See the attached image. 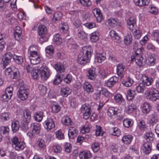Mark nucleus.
Listing matches in <instances>:
<instances>
[{"label":"nucleus","instance_id":"52","mask_svg":"<svg viewBox=\"0 0 159 159\" xmlns=\"http://www.w3.org/2000/svg\"><path fill=\"white\" fill-rule=\"evenodd\" d=\"M36 49V47L34 46H31L29 47L28 52L30 55H35V54L38 53L37 52L35 51Z\"/></svg>","mask_w":159,"mask_h":159},{"label":"nucleus","instance_id":"43","mask_svg":"<svg viewBox=\"0 0 159 159\" xmlns=\"http://www.w3.org/2000/svg\"><path fill=\"white\" fill-rule=\"evenodd\" d=\"M84 88L88 93H91L93 91V89L91 85L88 83H85L84 85Z\"/></svg>","mask_w":159,"mask_h":159},{"label":"nucleus","instance_id":"28","mask_svg":"<svg viewBox=\"0 0 159 159\" xmlns=\"http://www.w3.org/2000/svg\"><path fill=\"white\" fill-rule=\"evenodd\" d=\"M62 122L65 125H71L73 124L71 119L68 116H64L62 118Z\"/></svg>","mask_w":159,"mask_h":159},{"label":"nucleus","instance_id":"25","mask_svg":"<svg viewBox=\"0 0 159 159\" xmlns=\"http://www.w3.org/2000/svg\"><path fill=\"white\" fill-rule=\"evenodd\" d=\"M43 112L42 111H38L36 113L34 116L35 120L37 122H40L43 119Z\"/></svg>","mask_w":159,"mask_h":159},{"label":"nucleus","instance_id":"62","mask_svg":"<svg viewBox=\"0 0 159 159\" xmlns=\"http://www.w3.org/2000/svg\"><path fill=\"white\" fill-rule=\"evenodd\" d=\"M149 11L152 14L156 15L158 12V10L156 7H151L149 9Z\"/></svg>","mask_w":159,"mask_h":159},{"label":"nucleus","instance_id":"55","mask_svg":"<svg viewBox=\"0 0 159 159\" xmlns=\"http://www.w3.org/2000/svg\"><path fill=\"white\" fill-rule=\"evenodd\" d=\"M133 82V81L132 80L129 79L126 80L124 81L123 82V84L126 87H129L132 85Z\"/></svg>","mask_w":159,"mask_h":159},{"label":"nucleus","instance_id":"5","mask_svg":"<svg viewBox=\"0 0 159 159\" xmlns=\"http://www.w3.org/2000/svg\"><path fill=\"white\" fill-rule=\"evenodd\" d=\"M39 74L43 80H46L50 75V71L45 66H43L39 69Z\"/></svg>","mask_w":159,"mask_h":159},{"label":"nucleus","instance_id":"21","mask_svg":"<svg viewBox=\"0 0 159 159\" xmlns=\"http://www.w3.org/2000/svg\"><path fill=\"white\" fill-rule=\"evenodd\" d=\"M109 133L113 135L118 136L120 134V130L117 127H113L109 129Z\"/></svg>","mask_w":159,"mask_h":159},{"label":"nucleus","instance_id":"39","mask_svg":"<svg viewBox=\"0 0 159 159\" xmlns=\"http://www.w3.org/2000/svg\"><path fill=\"white\" fill-rule=\"evenodd\" d=\"M135 95L136 93L134 90H129L127 93V98L128 100H132Z\"/></svg>","mask_w":159,"mask_h":159},{"label":"nucleus","instance_id":"48","mask_svg":"<svg viewBox=\"0 0 159 159\" xmlns=\"http://www.w3.org/2000/svg\"><path fill=\"white\" fill-rule=\"evenodd\" d=\"M78 36L79 38L82 39H87V34L83 31H80L78 33Z\"/></svg>","mask_w":159,"mask_h":159},{"label":"nucleus","instance_id":"16","mask_svg":"<svg viewBox=\"0 0 159 159\" xmlns=\"http://www.w3.org/2000/svg\"><path fill=\"white\" fill-rule=\"evenodd\" d=\"M79 157L80 159H89L91 157V154L89 151H84L80 152Z\"/></svg>","mask_w":159,"mask_h":159},{"label":"nucleus","instance_id":"1","mask_svg":"<svg viewBox=\"0 0 159 159\" xmlns=\"http://www.w3.org/2000/svg\"><path fill=\"white\" fill-rule=\"evenodd\" d=\"M83 51L78 55L77 61L78 64L84 66L89 62L91 54V47H84L82 48Z\"/></svg>","mask_w":159,"mask_h":159},{"label":"nucleus","instance_id":"9","mask_svg":"<svg viewBox=\"0 0 159 159\" xmlns=\"http://www.w3.org/2000/svg\"><path fill=\"white\" fill-rule=\"evenodd\" d=\"M78 134V131L75 128L73 127L69 128L68 132L69 139H74L77 136Z\"/></svg>","mask_w":159,"mask_h":159},{"label":"nucleus","instance_id":"15","mask_svg":"<svg viewBox=\"0 0 159 159\" xmlns=\"http://www.w3.org/2000/svg\"><path fill=\"white\" fill-rule=\"evenodd\" d=\"M118 78L115 76H112L107 81V85L109 87H111L118 81Z\"/></svg>","mask_w":159,"mask_h":159},{"label":"nucleus","instance_id":"47","mask_svg":"<svg viewBox=\"0 0 159 159\" xmlns=\"http://www.w3.org/2000/svg\"><path fill=\"white\" fill-rule=\"evenodd\" d=\"M106 59L105 56L102 54H98L95 57V59L98 63H101L103 61Z\"/></svg>","mask_w":159,"mask_h":159},{"label":"nucleus","instance_id":"24","mask_svg":"<svg viewBox=\"0 0 159 159\" xmlns=\"http://www.w3.org/2000/svg\"><path fill=\"white\" fill-rule=\"evenodd\" d=\"M133 137L130 135H128L124 136L122 139L123 143L126 144H129L130 143Z\"/></svg>","mask_w":159,"mask_h":159},{"label":"nucleus","instance_id":"51","mask_svg":"<svg viewBox=\"0 0 159 159\" xmlns=\"http://www.w3.org/2000/svg\"><path fill=\"white\" fill-rule=\"evenodd\" d=\"M55 134L56 137L57 139L61 140L64 139V135L61 130H58Z\"/></svg>","mask_w":159,"mask_h":159},{"label":"nucleus","instance_id":"44","mask_svg":"<svg viewBox=\"0 0 159 159\" xmlns=\"http://www.w3.org/2000/svg\"><path fill=\"white\" fill-rule=\"evenodd\" d=\"M110 35L112 38H114L117 40H118L120 39V37L116 32L114 30H111L110 32Z\"/></svg>","mask_w":159,"mask_h":159},{"label":"nucleus","instance_id":"54","mask_svg":"<svg viewBox=\"0 0 159 159\" xmlns=\"http://www.w3.org/2000/svg\"><path fill=\"white\" fill-rule=\"evenodd\" d=\"M0 131L4 134H8L9 131V129L7 127L2 126L0 128Z\"/></svg>","mask_w":159,"mask_h":159},{"label":"nucleus","instance_id":"30","mask_svg":"<svg viewBox=\"0 0 159 159\" xmlns=\"http://www.w3.org/2000/svg\"><path fill=\"white\" fill-rule=\"evenodd\" d=\"M151 109V107L149 103L145 102L143 104L142 107V111L144 113H148L150 111Z\"/></svg>","mask_w":159,"mask_h":159},{"label":"nucleus","instance_id":"3","mask_svg":"<svg viewBox=\"0 0 159 159\" xmlns=\"http://www.w3.org/2000/svg\"><path fill=\"white\" fill-rule=\"evenodd\" d=\"M13 54L11 52H7L3 56L1 61V66L3 69H5L11 62Z\"/></svg>","mask_w":159,"mask_h":159},{"label":"nucleus","instance_id":"41","mask_svg":"<svg viewBox=\"0 0 159 159\" xmlns=\"http://www.w3.org/2000/svg\"><path fill=\"white\" fill-rule=\"evenodd\" d=\"M62 76V75H61L57 74L56 75V78L53 81V83L54 84L57 85L60 83L62 80L61 76Z\"/></svg>","mask_w":159,"mask_h":159},{"label":"nucleus","instance_id":"11","mask_svg":"<svg viewBox=\"0 0 159 159\" xmlns=\"http://www.w3.org/2000/svg\"><path fill=\"white\" fill-rule=\"evenodd\" d=\"M30 60L31 64L33 65L39 63L41 61L40 56L38 53L35 55H30Z\"/></svg>","mask_w":159,"mask_h":159},{"label":"nucleus","instance_id":"23","mask_svg":"<svg viewBox=\"0 0 159 159\" xmlns=\"http://www.w3.org/2000/svg\"><path fill=\"white\" fill-rule=\"evenodd\" d=\"M99 34L98 32L96 31L90 34V40L92 42H96L98 39Z\"/></svg>","mask_w":159,"mask_h":159},{"label":"nucleus","instance_id":"35","mask_svg":"<svg viewBox=\"0 0 159 159\" xmlns=\"http://www.w3.org/2000/svg\"><path fill=\"white\" fill-rule=\"evenodd\" d=\"M123 124L125 127L128 128L133 125V121L131 119L126 118L123 120Z\"/></svg>","mask_w":159,"mask_h":159},{"label":"nucleus","instance_id":"45","mask_svg":"<svg viewBox=\"0 0 159 159\" xmlns=\"http://www.w3.org/2000/svg\"><path fill=\"white\" fill-rule=\"evenodd\" d=\"M153 135L152 133L149 132L146 134L145 138L147 140L148 142H150V141H152L153 140Z\"/></svg>","mask_w":159,"mask_h":159},{"label":"nucleus","instance_id":"31","mask_svg":"<svg viewBox=\"0 0 159 159\" xmlns=\"http://www.w3.org/2000/svg\"><path fill=\"white\" fill-rule=\"evenodd\" d=\"M80 110L81 112L83 113H91L90 107L87 106L86 104H84L82 105L80 108Z\"/></svg>","mask_w":159,"mask_h":159},{"label":"nucleus","instance_id":"61","mask_svg":"<svg viewBox=\"0 0 159 159\" xmlns=\"http://www.w3.org/2000/svg\"><path fill=\"white\" fill-rule=\"evenodd\" d=\"M17 144L15 145V148L16 150L18 151L24 148V145L22 142H19Z\"/></svg>","mask_w":159,"mask_h":159},{"label":"nucleus","instance_id":"63","mask_svg":"<svg viewBox=\"0 0 159 159\" xmlns=\"http://www.w3.org/2000/svg\"><path fill=\"white\" fill-rule=\"evenodd\" d=\"M155 59L151 56L148 59V65L150 66H153L155 64Z\"/></svg>","mask_w":159,"mask_h":159},{"label":"nucleus","instance_id":"13","mask_svg":"<svg viewBox=\"0 0 159 159\" xmlns=\"http://www.w3.org/2000/svg\"><path fill=\"white\" fill-rule=\"evenodd\" d=\"M54 68L59 73L64 72L65 71V68L64 66L61 63L57 62L54 66Z\"/></svg>","mask_w":159,"mask_h":159},{"label":"nucleus","instance_id":"29","mask_svg":"<svg viewBox=\"0 0 159 159\" xmlns=\"http://www.w3.org/2000/svg\"><path fill=\"white\" fill-rule=\"evenodd\" d=\"M132 40V36L130 33H128L125 37L124 41L125 43L127 45H129Z\"/></svg>","mask_w":159,"mask_h":159},{"label":"nucleus","instance_id":"22","mask_svg":"<svg viewBox=\"0 0 159 159\" xmlns=\"http://www.w3.org/2000/svg\"><path fill=\"white\" fill-rule=\"evenodd\" d=\"M120 110L117 108L115 107H110L108 110V115L111 116L113 115H116L117 112Z\"/></svg>","mask_w":159,"mask_h":159},{"label":"nucleus","instance_id":"59","mask_svg":"<svg viewBox=\"0 0 159 159\" xmlns=\"http://www.w3.org/2000/svg\"><path fill=\"white\" fill-rule=\"evenodd\" d=\"M136 107L134 104H131L129 105L127 109V111L129 113H131L136 109Z\"/></svg>","mask_w":159,"mask_h":159},{"label":"nucleus","instance_id":"8","mask_svg":"<svg viewBox=\"0 0 159 159\" xmlns=\"http://www.w3.org/2000/svg\"><path fill=\"white\" fill-rule=\"evenodd\" d=\"M93 14L96 18V20L98 22H101L103 20V17L102 13L100 10L99 9L95 8L93 10Z\"/></svg>","mask_w":159,"mask_h":159},{"label":"nucleus","instance_id":"40","mask_svg":"<svg viewBox=\"0 0 159 159\" xmlns=\"http://www.w3.org/2000/svg\"><path fill=\"white\" fill-rule=\"evenodd\" d=\"M145 87L144 84L142 83L139 84L136 87V90L139 93H143L145 89Z\"/></svg>","mask_w":159,"mask_h":159},{"label":"nucleus","instance_id":"14","mask_svg":"<svg viewBox=\"0 0 159 159\" xmlns=\"http://www.w3.org/2000/svg\"><path fill=\"white\" fill-rule=\"evenodd\" d=\"M32 132L36 134H38L40 132L39 124L38 123H32L30 124Z\"/></svg>","mask_w":159,"mask_h":159},{"label":"nucleus","instance_id":"58","mask_svg":"<svg viewBox=\"0 0 159 159\" xmlns=\"http://www.w3.org/2000/svg\"><path fill=\"white\" fill-rule=\"evenodd\" d=\"M143 58L142 57H138L135 60V62L137 65L139 67L142 66H143L142 61Z\"/></svg>","mask_w":159,"mask_h":159},{"label":"nucleus","instance_id":"34","mask_svg":"<svg viewBox=\"0 0 159 159\" xmlns=\"http://www.w3.org/2000/svg\"><path fill=\"white\" fill-rule=\"evenodd\" d=\"M62 16V14L61 12L58 11L55 13L52 18L53 21L56 22L57 20H60L61 19Z\"/></svg>","mask_w":159,"mask_h":159},{"label":"nucleus","instance_id":"60","mask_svg":"<svg viewBox=\"0 0 159 159\" xmlns=\"http://www.w3.org/2000/svg\"><path fill=\"white\" fill-rule=\"evenodd\" d=\"M96 129L95 131V134L97 136L103 135V133L102 131V128L99 126H96Z\"/></svg>","mask_w":159,"mask_h":159},{"label":"nucleus","instance_id":"18","mask_svg":"<svg viewBox=\"0 0 159 159\" xmlns=\"http://www.w3.org/2000/svg\"><path fill=\"white\" fill-rule=\"evenodd\" d=\"M38 31L39 36H44L47 33V29L44 25H40L38 27Z\"/></svg>","mask_w":159,"mask_h":159},{"label":"nucleus","instance_id":"6","mask_svg":"<svg viewBox=\"0 0 159 159\" xmlns=\"http://www.w3.org/2000/svg\"><path fill=\"white\" fill-rule=\"evenodd\" d=\"M128 28L131 30L134 29L136 26V17L135 16L130 17L127 21Z\"/></svg>","mask_w":159,"mask_h":159},{"label":"nucleus","instance_id":"12","mask_svg":"<svg viewBox=\"0 0 159 159\" xmlns=\"http://www.w3.org/2000/svg\"><path fill=\"white\" fill-rule=\"evenodd\" d=\"M22 31L21 30L20 27L19 26L16 27L15 30L14 34V38L16 40L19 41L22 39Z\"/></svg>","mask_w":159,"mask_h":159},{"label":"nucleus","instance_id":"36","mask_svg":"<svg viewBox=\"0 0 159 159\" xmlns=\"http://www.w3.org/2000/svg\"><path fill=\"white\" fill-rule=\"evenodd\" d=\"M152 35L154 38V40L156 41L159 45V30H153Z\"/></svg>","mask_w":159,"mask_h":159},{"label":"nucleus","instance_id":"27","mask_svg":"<svg viewBox=\"0 0 159 159\" xmlns=\"http://www.w3.org/2000/svg\"><path fill=\"white\" fill-rule=\"evenodd\" d=\"M89 75L88 79L91 80H93L95 79L96 75L94 68H91L88 70Z\"/></svg>","mask_w":159,"mask_h":159},{"label":"nucleus","instance_id":"42","mask_svg":"<svg viewBox=\"0 0 159 159\" xmlns=\"http://www.w3.org/2000/svg\"><path fill=\"white\" fill-rule=\"evenodd\" d=\"M13 59L16 63L20 64L23 62V59L22 57L14 55L13 57Z\"/></svg>","mask_w":159,"mask_h":159},{"label":"nucleus","instance_id":"20","mask_svg":"<svg viewBox=\"0 0 159 159\" xmlns=\"http://www.w3.org/2000/svg\"><path fill=\"white\" fill-rule=\"evenodd\" d=\"M134 1L136 5L142 6L148 5L150 0H134Z\"/></svg>","mask_w":159,"mask_h":159},{"label":"nucleus","instance_id":"53","mask_svg":"<svg viewBox=\"0 0 159 159\" xmlns=\"http://www.w3.org/2000/svg\"><path fill=\"white\" fill-rule=\"evenodd\" d=\"M52 111L54 113H57L61 109V107L58 104H53L52 107Z\"/></svg>","mask_w":159,"mask_h":159},{"label":"nucleus","instance_id":"19","mask_svg":"<svg viewBox=\"0 0 159 159\" xmlns=\"http://www.w3.org/2000/svg\"><path fill=\"white\" fill-rule=\"evenodd\" d=\"M71 93V90L68 87H65L61 88V95L63 97H66Z\"/></svg>","mask_w":159,"mask_h":159},{"label":"nucleus","instance_id":"4","mask_svg":"<svg viewBox=\"0 0 159 159\" xmlns=\"http://www.w3.org/2000/svg\"><path fill=\"white\" fill-rule=\"evenodd\" d=\"M146 98L151 101H154L159 98V93L157 89H154L150 93L148 91L145 93Z\"/></svg>","mask_w":159,"mask_h":159},{"label":"nucleus","instance_id":"26","mask_svg":"<svg viewBox=\"0 0 159 159\" xmlns=\"http://www.w3.org/2000/svg\"><path fill=\"white\" fill-rule=\"evenodd\" d=\"M143 82L144 84L146 86H149L153 82V80L152 78H149L146 76H144L143 77Z\"/></svg>","mask_w":159,"mask_h":159},{"label":"nucleus","instance_id":"7","mask_svg":"<svg viewBox=\"0 0 159 159\" xmlns=\"http://www.w3.org/2000/svg\"><path fill=\"white\" fill-rule=\"evenodd\" d=\"M44 126L48 130H50L55 127L54 122L52 118L48 119L44 122Z\"/></svg>","mask_w":159,"mask_h":159},{"label":"nucleus","instance_id":"17","mask_svg":"<svg viewBox=\"0 0 159 159\" xmlns=\"http://www.w3.org/2000/svg\"><path fill=\"white\" fill-rule=\"evenodd\" d=\"M143 149L144 152L146 154H148L151 152L152 149L151 144L150 142H146L143 144Z\"/></svg>","mask_w":159,"mask_h":159},{"label":"nucleus","instance_id":"32","mask_svg":"<svg viewBox=\"0 0 159 159\" xmlns=\"http://www.w3.org/2000/svg\"><path fill=\"white\" fill-rule=\"evenodd\" d=\"M20 127L19 123L18 121H15L12 123L11 128L14 132H16L19 130Z\"/></svg>","mask_w":159,"mask_h":159},{"label":"nucleus","instance_id":"49","mask_svg":"<svg viewBox=\"0 0 159 159\" xmlns=\"http://www.w3.org/2000/svg\"><path fill=\"white\" fill-rule=\"evenodd\" d=\"M80 3L83 6L88 7L91 5V2L90 0H80Z\"/></svg>","mask_w":159,"mask_h":159},{"label":"nucleus","instance_id":"50","mask_svg":"<svg viewBox=\"0 0 159 159\" xmlns=\"http://www.w3.org/2000/svg\"><path fill=\"white\" fill-rule=\"evenodd\" d=\"M108 23L110 26L114 27L117 25V19L111 18L108 20Z\"/></svg>","mask_w":159,"mask_h":159},{"label":"nucleus","instance_id":"64","mask_svg":"<svg viewBox=\"0 0 159 159\" xmlns=\"http://www.w3.org/2000/svg\"><path fill=\"white\" fill-rule=\"evenodd\" d=\"M12 74L13 75V78L16 79L19 75V72L18 69L17 68H14L12 70Z\"/></svg>","mask_w":159,"mask_h":159},{"label":"nucleus","instance_id":"33","mask_svg":"<svg viewBox=\"0 0 159 159\" xmlns=\"http://www.w3.org/2000/svg\"><path fill=\"white\" fill-rule=\"evenodd\" d=\"M114 98L116 102L120 104L124 101V99L122 96L120 94H116L114 97Z\"/></svg>","mask_w":159,"mask_h":159},{"label":"nucleus","instance_id":"46","mask_svg":"<svg viewBox=\"0 0 159 159\" xmlns=\"http://www.w3.org/2000/svg\"><path fill=\"white\" fill-rule=\"evenodd\" d=\"M39 69H33L32 71L31 72V75L33 79H36L38 78L39 76Z\"/></svg>","mask_w":159,"mask_h":159},{"label":"nucleus","instance_id":"38","mask_svg":"<svg viewBox=\"0 0 159 159\" xmlns=\"http://www.w3.org/2000/svg\"><path fill=\"white\" fill-rule=\"evenodd\" d=\"M53 40L56 44L59 45L62 42V38L58 34H57L54 36Z\"/></svg>","mask_w":159,"mask_h":159},{"label":"nucleus","instance_id":"57","mask_svg":"<svg viewBox=\"0 0 159 159\" xmlns=\"http://www.w3.org/2000/svg\"><path fill=\"white\" fill-rule=\"evenodd\" d=\"M46 52L50 55H52L54 52L53 46L52 45L48 46L46 48Z\"/></svg>","mask_w":159,"mask_h":159},{"label":"nucleus","instance_id":"10","mask_svg":"<svg viewBox=\"0 0 159 159\" xmlns=\"http://www.w3.org/2000/svg\"><path fill=\"white\" fill-rule=\"evenodd\" d=\"M31 112L28 110H26L24 112V116L26 119L25 123L23 126L25 127V129H28V126L29 124V121L31 118Z\"/></svg>","mask_w":159,"mask_h":159},{"label":"nucleus","instance_id":"56","mask_svg":"<svg viewBox=\"0 0 159 159\" xmlns=\"http://www.w3.org/2000/svg\"><path fill=\"white\" fill-rule=\"evenodd\" d=\"M91 148L93 151L95 152H97L99 149V144L97 143H94L91 146Z\"/></svg>","mask_w":159,"mask_h":159},{"label":"nucleus","instance_id":"37","mask_svg":"<svg viewBox=\"0 0 159 159\" xmlns=\"http://www.w3.org/2000/svg\"><path fill=\"white\" fill-rule=\"evenodd\" d=\"M125 67L122 64H119L117 66V74L120 76L124 71Z\"/></svg>","mask_w":159,"mask_h":159},{"label":"nucleus","instance_id":"2","mask_svg":"<svg viewBox=\"0 0 159 159\" xmlns=\"http://www.w3.org/2000/svg\"><path fill=\"white\" fill-rule=\"evenodd\" d=\"M21 83V85L18 91L17 94L20 99L21 100L24 101L28 98L30 93L29 90L24 85V83L22 81H19V83Z\"/></svg>","mask_w":159,"mask_h":159}]
</instances>
